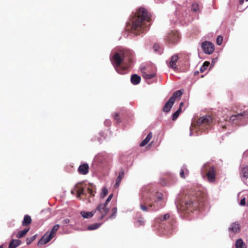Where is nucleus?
<instances>
[{
  "mask_svg": "<svg viewBox=\"0 0 248 248\" xmlns=\"http://www.w3.org/2000/svg\"><path fill=\"white\" fill-rule=\"evenodd\" d=\"M109 210V209L103 204V203H99L96 209L94 210L95 211L96 216L97 217L98 220H101L103 218L106 216Z\"/></svg>",
  "mask_w": 248,
  "mask_h": 248,
  "instance_id": "nucleus-6",
  "label": "nucleus"
},
{
  "mask_svg": "<svg viewBox=\"0 0 248 248\" xmlns=\"http://www.w3.org/2000/svg\"><path fill=\"white\" fill-rule=\"evenodd\" d=\"M215 122L213 116L206 115L200 117L197 121V126L203 131L209 129Z\"/></svg>",
  "mask_w": 248,
  "mask_h": 248,
  "instance_id": "nucleus-5",
  "label": "nucleus"
},
{
  "mask_svg": "<svg viewBox=\"0 0 248 248\" xmlns=\"http://www.w3.org/2000/svg\"><path fill=\"white\" fill-rule=\"evenodd\" d=\"M89 166L87 163H83L80 165L78 168L79 173L82 175H86L89 172Z\"/></svg>",
  "mask_w": 248,
  "mask_h": 248,
  "instance_id": "nucleus-12",
  "label": "nucleus"
},
{
  "mask_svg": "<svg viewBox=\"0 0 248 248\" xmlns=\"http://www.w3.org/2000/svg\"><path fill=\"white\" fill-rule=\"evenodd\" d=\"M199 10V6L197 3H193L191 5V10L194 12H197Z\"/></svg>",
  "mask_w": 248,
  "mask_h": 248,
  "instance_id": "nucleus-34",
  "label": "nucleus"
},
{
  "mask_svg": "<svg viewBox=\"0 0 248 248\" xmlns=\"http://www.w3.org/2000/svg\"><path fill=\"white\" fill-rule=\"evenodd\" d=\"M155 204L151 203L149 199H145L143 201V202L140 203V209L143 211H147L148 207H152L154 206Z\"/></svg>",
  "mask_w": 248,
  "mask_h": 248,
  "instance_id": "nucleus-11",
  "label": "nucleus"
},
{
  "mask_svg": "<svg viewBox=\"0 0 248 248\" xmlns=\"http://www.w3.org/2000/svg\"><path fill=\"white\" fill-rule=\"evenodd\" d=\"M246 1H248V0H246Z\"/></svg>",
  "mask_w": 248,
  "mask_h": 248,
  "instance_id": "nucleus-54",
  "label": "nucleus"
},
{
  "mask_svg": "<svg viewBox=\"0 0 248 248\" xmlns=\"http://www.w3.org/2000/svg\"><path fill=\"white\" fill-rule=\"evenodd\" d=\"M101 225V223H95L93 224L88 225L87 227V229L88 230H94L98 228Z\"/></svg>",
  "mask_w": 248,
  "mask_h": 248,
  "instance_id": "nucleus-30",
  "label": "nucleus"
},
{
  "mask_svg": "<svg viewBox=\"0 0 248 248\" xmlns=\"http://www.w3.org/2000/svg\"><path fill=\"white\" fill-rule=\"evenodd\" d=\"M182 112V109L181 108H178L177 111H176L172 115V120L173 121H175L177 119V118L178 117L179 114Z\"/></svg>",
  "mask_w": 248,
  "mask_h": 248,
  "instance_id": "nucleus-33",
  "label": "nucleus"
},
{
  "mask_svg": "<svg viewBox=\"0 0 248 248\" xmlns=\"http://www.w3.org/2000/svg\"><path fill=\"white\" fill-rule=\"evenodd\" d=\"M80 214L84 218H89L92 217L95 214V211H94V210L89 212L81 211Z\"/></svg>",
  "mask_w": 248,
  "mask_h": 248,
  "instance_id": "nucleus-22",
  "label": "nucleus"
},
{
  "mask_svg": "<svg viewBox=\"0 0 248 248\" xmlns=\"http://www.w3.org/2000/svg\"><path fill=\"white\" fill-rule=\"evenodd\" d=\"M112 197H113V194H111L109 195V196L108 197V199H109V200H111V199L112 198Z\"/></svg>",
  "mask_w": 248,
  "mask_h": 248,
  "instance_id": "nucleus-48",
  "label": "nucleus"
},
{
  "mask_svg": "<svg viewBox=\"0 0 248 248\" xmlns=\"http://www.w3.org/2000/svg\"><path fill=\"white\" fill-rule=\"evenodd\" d=\"M29 228H25L22 231H19L16 235V237L18 238L23 237L26 234V233L29 231Z\"/></svg>",
  "mask_w": 248,
  "mask_h": 248,
  "instance_id": "nucleus-25",
  "label": "nucleus"
},
{
  "mask_svg": "<svg viewBox=\"0 0 248 248\" xmlns=\"http://www.w3.org/2000/svg\"><path fill=\"white\" fill-rule=\"evenodd\" d=\"M21 242L19 239H13L10 242L8 248H16L20 245Z\"/></svg>",
  "mask_w": 248,
  "mask_h": 248,
  "instance_id": "nucleus-19",
  "label": "nucleus"
},
{
  "mask_svg": "<svg viewBox=\"0 0 248 248\" xmlns=\"http://www.w3.org/2000/svg\"><path fill=\"white\" fill-rule=\"evenodd\" d=\"M230 230L234 232H238L240 231V226L238 224L233 223L232 224Z\"/></svg>",
  "mask_w": 248,
  "mask_h": 248,
  "instance_id": "nucleus-28",
  "label": "nucleus"
},
{
  "mask_svg": "<svg viewBox=\"0 0 248 248\" xmlns=\"http://www.w3.org/2000/svg\"><path fill=\"white\" fill-rule=\"evenodd\" d=\"M163 199V195L161 193H159L157 194L156 198L155 200V203H157L159 202H160Z\"/></svg>",
  "mask_w": 248,
  "mask_h": 248,
  "instance_id": "nucleus-36",
  "label": "nucleus"
},
{
  "mask_svg": "<svg viewBox=\"0 0 248 248\" xmlns=\"http://www.w3.org/2000/svg\"><path fill=\"white\" fill-rule=\"evenodd\" d=\"M184 105V104L183 102H181L180 104V106H179V108H181L182 109V107H183Z\"/></svg>",
  "mask_w": 248,
  "mask_h": 248,
  "instance_id": "nucleus-47",
  "label": "nucleus"
},
{
  "mask_svg": "<svg viewBox=\"0 0 248 248\" xmlns=\"http://www.w3.org/2000/svg\"><path fill=\"white\" fill-rule=\"evenodd\" d=\"M140 77L137 74H134L131 76V82L134 85L138 84L140 82Z\"/></svg>",
  "mask_w": 248,
  "mask_h": 248,
  "instance_id": "nucleus-21",
  "label": "nucleus"
},
{
  "mask_svg": "<svg viewBox=\"0 0 248 248\" xmlns=\"http://www.w3.org/2000/svg\"><path fill=\"white\" fill-rule=\"evenodd\" d=\"M0 248H3V246L2 245L0 246Z\"/></svg>",
  "mask_w": 248,
  "mask_h": 248,
  "instance_id": "nucleus-53",
  "label": "nucleus"
},
{
  "mask_svg": "<svg viewBox=\"0 0 248 248\" xmlns=\"http://www.w3.org/2000/svg\"><path fill=\"white\" fill-rule=\"evenodd\" d=\"M188 174L189 170L186 168V165L182 166L180 172V177L183 179H185L186 178V175L187 176Z\"/></svg>",
  "mask_w": 248,
  "mask_h": 248,
  "instance_id": "nucleus-18",
  "label": "nucleus"
},
{
  "mask_svg": "<svg viewBox=\"0 0 248 248\" xmlns=\"http://www.w3.org/2000/svg\"><path fill=\"white\" fill-rule=\"evenodd\" d=\"M206 195L203 191L198 190L186 197L180 204V209L187 213L202 209L206 200Z\"/></svg>",
  "mask_w": 248,
  "mask_h": 248,
  "instance_id": "nucleus-3",
  "label": "nucleus"
},
{
  "mask_svg": "<svg viewBox=\"0 0 248 248\" xmlns=\"http://www.w3.org/2000/svg\"><path fill=\"white\" fill-rule=\"evenodd\" d=\"M111 211H112V214H111L110 216H109V217H108L107 218L106 220H108L109 219H113L115 217L117 212V208L115 207H113Z\"/></svg>",
  "mask_w": 248,
  "mask_h": 248,
  "instance_id": "nucleus-31",
  "label": "nucleus"
},
{
  "mask_svg": "<svg viewBox=\"0 0 248 248\" xmlns=\"http://www.w3.org/2000/svg\"><path fill=\"white\" fill-rule=\"evenodd\" d=\"M246 115V112L244 111L242 113H237L236 114L232 115L230 117V120L235 123H237V120H241L242 119L244 116Z\"/></svg>",
  "mask_w": 248,
  "mask_h": 248,
  "instance_id": "nucleus-14",
  "label": "nucleus"
},
{
  "mask_svg": "<svg viewBox=\"0 0 248 248\" xmlns=\"http://www.w3.org/2000/svg\"><path fill=\"white\" fill-rule=\"evenodd\" d=\"M159 47V46L158 45H154V48L155 51H157V48Z\"/></svg>",
  "mask_w": 248,
  "mask_h": 248,
  "instance_id": "nucleus-46",
  "label": "nucleus"
},
{
  "mask_svg": "<svg viewBox=\"0 0 248 248\" xmlns=\"http://www.w3.org/2000/svg\"><path fill=\"white\" fill-rule=\"evenodd\" d=\"M155 221L157 223H159L161 228L162 225L166 222H169L170 224L169 227L166 228H164V230L170 231L174 229V224L175 223V220L173 215H171L170 213H166L163 215H160L156 217Z\"/></svg>",
  "mask_w": 248,
  "mask_h": 248,
  "instance_id": "nucleus-4",
  "label": "nucleus"
},
{
  "mask_svg": "<svg viewBox=\"0 0 248 248\" xmlns=\"http://www.w3.org/2000/svg\"><path fill=\"white\" fill-rule=\"evenodd\" d=\"M151 20V14L148 9L143 7L138 8L131 17L130 31L134 35L143 32L145 28L149 26L148 24Z\"/></svg>",
  "mask_w": 248,
  "mask_h": 248,
  "instance_id": "nucleus-1",
  "label": "nucleus"
},
{
  "mask_svg": "<svg viewBox=\"0 0 248 248\" xmlns=\"http://www.w3.org/2000/svg\"><path fill=\"white\" fill-rule=\"evenodd\" d=\"M137 222L139 223V225H144L145 223V221L143 220V218L139 219Z\"/></svg>",
  "mask_w": 248,
  "mask_h": 248,
  "instance_id": "nucleus-42",
  "label": "nucleus"
},
{
  "mask_svg": "<svg viewBox=\"0 0 248 248\" xmlns=\"http://www.w3.org/2000/svg\"><path fill=\"white\" fill-rule=\"evenodd\" d=\"M197 73H199V72H197V73H194V74L196 75V74H197Z\"/></svg>",
  "mask_w": 248,
  "mask_h": 248,
  "instance_id": "nucleus-50",
  "label": "nucleus"
},
{
  "mask_svg": "<svg viewBox=\"0 0 248 248\" xmlns=\"http://www.w3.org/2000/svg\"><path fill=\"white\" fill-rule=\"evenodd\" d=\"M70 222V220L68 218H66L63 220V224H68Z\"/></svg>",
  "mask_w": 248,
  "mask_h": 248,
  "instance_id": "nucleus-44",
  "label": "nucleus"
},
{
  "mask_svg": "<svg viewBox=\"0 0 248 248\" xmlns=\"http://www.w3.org/2000/svg\"><path fill=\"white\" fill-rule=\"evenodd\" d=\"M134 53L130 49H123L116 52L110 58L115 70L120 74H125L134 62Z\"/></svg>",
  "mask_w": 248,
  "mask_h": 248,
  "instance_id": "nucleus-2",
  "label": "nucleus"
},
{
  "mask_svg": "<svg viewBox=\"0 0 248 248\" xmlns=\"http://www.w3.org/2000/svg\"><path fill=\"white\" fill-rule=\"evenodd\" d=\"M178 59V56L177 54L173 55L171 58V60L170 62V66L172 69L177 68L176 62Z\"/></svg>",
  "mask_w": 248,
  "mask_h": 248,
  "instance_id": "nucleus-16",
  "label": "nucleus"
},
{
  "mask_svg": "<svg viewBox=\"0 0 248 248\" xmlns=\"http://www.w3.org/2000/svg\"><path fill=\"white\" fill-rule=\"evenodd\" d=\"M174 102H173V99L170 98L168 102H167L164 107L163 108L162 110L164 112H169L172 107L173 106Z\"/></svg>",
  "mask_w": 248,
  "mask_h": 248,
  "instance_id": "nucleus-13",
  "label": "nucleus"
},
{
  "mask_svg": "<svg viewBox=\"0 0 248 248\" xmlns=\"http://www.w3.org/2000/svg\"><path fill=\"white\" fill-rule=\"evenodd\" d=\"M240 204L241 205H245L246 204L245 198H243L241 200Z\"/></svg>",
  "mask_w": 248,
  "mask_h": 248,
  "instance_id": "nucleus-43",
  "label": "nucleus"
},
{
  "mask_svg": "<svg viewBox=\"0 0 248 248\" xmlns=\"http://www.w3.org/2000/svg\"><path fill=\"white\" fill-rule=\"evenodd\" d=\"M236 248H246V245L242 239H238L235 244Z\"/></svg>",
  "mask_w": 248,
  "mask_h": 248,
  "instance_id": "nucleus-26",
  "label": "nucleus"
},
{
  "mask_svg": "<svg viewBox=\"0 0 248 248\" xmlns=\"http://www.w3.org/2000/svg\"><path fill=\"white\" fill-rule=\"evenodd\" d=\"M222 40L223 37L220 35L218 36L217 38V44L218 45H220L222 44Z\"/></svg>",
  "mask_w": 248,
  "mask_h": 248,
  "instance_id": "nucleus-39",
  "label": "nucleus"
},
{
  "mask_svg": "<svg viewBox=\"0 0 248 248\" xmlns=\"http://www.w3.org/2000/svg\"><path fill=\"white\" fill-rule=\"evenodd\" d=\"M110 201V200L107 199L106 201V202L104 203H103V204H105L106 206H107V205L108 203Z\"/></svg>",
  "mask_w": 248,
  "mask_h": 248,
  "instance_id": "nucleus-45",
  "label": "nucleus"
},
{
  "mask_svg": "<svg viewBox=\"0 0 248 248\" xmlns=\"http://www.w3.org/2000/svg\"><path fill=\"white\" fill-rule=\"evenodd\" d=\"M81 183H78L75 186L74 188L71 190V194L75 195L77 194V197L79 199H81V195L86 196L87 194L84 188L81 186Z\"/></svg>",
  "mask_w": 248,
  "mask_h": 248,
  "instance_id": "nucleus-9",
  "label": "nucleus"
},
{
  "mask_svg": "<svg viewBox=\"0 0 248 248\" xmlns=\"http://www.w3.org/2000/svg\"><path fill=\"white\" fill-rule=\"evenodd\" d=\"M124 170L123 169H122L119 171V175L116 180V183L115 185V187L116 188L118 187L119 186L121 181L124 176Z\"/></svg>",
  "mask_w": 248,
  "mask_h": 248,
  "instance_id": "nucleus-17",
  "label": "nucleus"
},
{
  "mask_svg": "<svg viewBox=\"0 0 248 248\" xmlns=\"http://www.w3.org/2000/svg\"><path fill=\"white\" fill-rule=\"evenodd\" d=\"M244 0H239V3L242 4L244 3Z\"/></svg>",
  "mask_w": 248,
  "mask_h": 248,
  "instance_id": "nucleus-49",
  "label": "nucleus"
},
{
  "mask_svg": "<svg viewBox=\"0 0 248 248\" xmlns=\"http://www.w3.org/2000/svg\"><path fill=\"white\" fill-rule=\"evenodd\" d=\"M240 174L244 178H248V167L243 168L241 170Z\"/></svg>",
  "mask_w": 248,
  "mask_h": 248,
  "instance_id": "nucleus-29",
  "label": "nucleus"
},
{
  "mask_svg": "<svg viewBox=\"0 0 248 248\" xmlns=\"http://www.w3.org/2000/svg\"><path fill=\"white\" fill-rule=\"evenodd\" d=\"M59 225L58 224H56L55 225L53 228H52V229L51 230V232H50V233L52 234L53 235L55 236V233L56 232L58 231V230L59 229Z\"/></svg>",
  "mask_w": 248,
  "mask_h": 248,
  "instance_id": "nucleus-35",
  "label": "nucleus"
},
{
  "mask_svg": "<svg viewBox=\"0 0 248 248\" xmlns=\"http://www.w3.org/2000/svg\"><path fill=\"white\" fill-rule=\"evenodd\" d=\"M36 238V235H34L31 237L27 238L26 242L28 245L30 244Z\"/></svg>",
  "mask_w": 248,
  "mask_h": 248,
  "instance_id": "nucleus-37",
  "label": "nucleus"
},
{
  "mask_svg": "<svg viewBox=\"0 0 248 248\" xmlns=\"http://www.w3.org/2000/svg\"><path fill=\"white\" fill-rule=\"evenodd\" d=\"M114 119L118 122L119 123L121 121V119L118 113H116L114 116Z\"/></svg>",
  "mask_w": 248,
  "mask_h": 248,
  "instance_id": "nucleus-41",
  "label": "nucleus"
},
{
  "mask_svg": "<svg viewBox=\"0 0 248 248\" xmlns=\"http://www.w3.org/2000/svg\"><path fill=\"white\" fill-rule=\"evenodd\" d=\"M31 217L29 215H26L24 216L22 224L23 226L27 227L31 223Z\"/></svg>",
  "mask_w": 248,
  "mask_h": 248,
  "instance_id": "nucleus-20",
  "label": "nucleus"
},
{
  "mask_svg": "<svg viewBox=\"0 0 248 248\" xmlns=\"http://www.w3.org/2000/svg\"><path fill=\"white\" fill-rule=\"evenodd\" d=\"M210 62L207 61H205L203 62L202 65L201 66L200 68V71L201 73L204 72L207 68V67L209 66Z\"/></svg>",
  "mask_w": 248,
  "mask_h": 248,
  "instance_id": "nucleus-32",
  "label": "nucleus"
},
{
  "mask_svg": "<svg viewBox=\"0 0 248 248\" xmlns=\"http://www.w3.org/2000/svg\"><path fill=\"white\" fill-rule=\"evenodd\" d=\"M108 193V189L106 187H103L102 193L101 194V196L102 198H104L105 197Z\"/></svg>",
  "mask_w": 248,
  "mask_h": 248,
  "instance_id": "nucleus-38",
  "label": "nucleus"
},
{
  "mask_svg": "<svg viewBox=\"0 0 248 248\" xmlns=\"http://www.w3.org/2000/svg\"><path fill=\"white\" fill-rule=\"evenodd\" d=\"M182 93L183 92L181 90L177 91L173 93V95L170 98L173 99V102H175L176 99L180 97Z\"/></svg>",
  "mask_w": 248,
  "mask_h": 248,
  "instance_id": "nucleus-27",
  "label": "nucleus"
},
{
  "mask_svg": "<svg viewBox=\"0 0 248 248\" xmlns=\"http://www.w3.org/2000/svg\"><path fill=\"white\" fill-rule=\"evenodd\" d=\"M142 76L143 78L146 80H149L155 77L156 76V74L155 72H153L151 74H148L147 72L143 71L142 72Z\"/></svg>",
  "mask_w": 248,
  "mask_h": 248,
  "instance_id": "nucleus-23",
  "label": "nucleus"
},
{
  "mask_svg": "<svg viewBox=\"0 0 248 248\" xmlns=\"http://www.w3.org/2000/svg\"><path fill=\"white\" fill-rule=\"evenodd\" d=\"M165 39L168 44H176L179 41L180 36L177 31H171L167 34Z\"/></svg>",
  "mask_w": 248,
  "mask_h": 248,
  "instance_id": "nucleus-7",
  "label": "nucleus"
},
{
  "mask_svg": "<svg viewBox=\"0 0 248 248\" xmlns=\"http://www.w3.org/2000/svg\"><path fill=\"white\" fill-rule=\"evenodd\" d=\"M197 73H199V72H197V73H194V74L196 75V74H197Z\"/></svg>",
  "mask_w": 248,
  "mask_h": 248,
  "instance_id": "nucleus-52",
  "label": "nucleus"
},
{
  "mask_svg": "<svg viewBox=\"0 0 248 248\" xmlns=\"http://www.w3.org/2000/svg\"><path fill=\"white\" fill-rule=\"evenodd\" d=\"M197 73H199V72H197V73H194V74L196 75V74H197Z\"/></svg>",
  "mask_w": 248,
  "mask_h": 248,
  "instance_id": "nucleus-51",
  "label": "nucleus"
},
{
  "mask_svg": "<svg viewBox=\"0 0 248 248\" xmlns=\"http://www.w3.org/2000/svg\"><path fill=\"white\" fill-rule=\"evenodd\" d=\"M152 138V133L150 132L146 138L143 140L141 143H140V146L143 147L145 146L146 144H147L149 141L151 140V138Z\"/></svg>",
  "mask_w": 248,
  "mask_h": 248,
  "instance_id": "nucleus-24",
  "label": "nucleus"
},
{
  "mask_svg": "<svg viewBox=\"0 0 248 248\" xmlns=\"http://www.w3.org/2000/svg\"><path fill=\"white\" fill-rule=\"evenodd\" d=\"M87 192L90 195V196H93L94 195V193H95V191H93L92 188L88 187H87Z\"/></svg>",
  "mask_w": 248,
  "mask_h": 248,
  "instance_id": "nucleus-40",
  "label": "nucleus"
},
{
  "mask_svg": "<svg viewBox=\"0 0 248 248\" xmlns=\"http://www.w3.org/2000/svg\"><path fill=\"white\" fill-rule=\"evenodd\" d=\"M54 237V236L50 233H46L39 241V243L41 244H46L47 243L49 242Z\"/></svg>",
  "mask_w": 248,
  "mask_h": 248,
  "instance_id": "nucleus-15",
  "label": "nucleus"
},
{
  "mask_svg": "<svg viewBox=\"0 0 248 248\" xmlns=\"http://www.w3.org/2000/svg\"><path fill=\"white\" fill-rule=\"evenodd\" d=\"M202 48L204 52L207 54H211L215 50V47L213 44L208 41H204L202 44Z\"/></svg>",
  "mask_w": 248,
  "mask_h": 248,
  "instance_id": "nucleus-10",
  "label": "nucleus"
},
{
  "mask_svg": "<svg viewBox=\"0 0 248 248\" xmlns=\"http://www.w3.org/2000/svg\"><path fill=\"white\" fill-rule=\"evenodd\" d=\"M204 170L206 171V175L208 181L210 183L214 182L216 180V170L215 168L213 166L205 165Z\"/></svg>",
  "mask_w": 248,
  "mask_h": 248,
  "instance_id": "nucleus-8",
  "label": "nucleus"
}]
</instances>
